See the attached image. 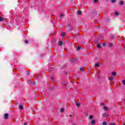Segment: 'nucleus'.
Returning <instances> with one entry per match:
<instances>
[{
    "label": "nucleus",
    "instance_id": "nucleus-17",
    "mask_svg": "<svg viewBox=\"0 0 125 125\" xmlns=\"http://www.w3.org/2000/svg\"><path fill=\"white\" fill-rule=\"evenodd\" d=\"M109 81H112V80H114V77H110V78H109Z\"/></svg>",
    "mask_w": 125,
    "mask_h": 125
},
{
    "label": "nucleus",
    "instance_id": "nucleus-2",
    "mask_svg": "<svg viewBox=\"0 0 125 125\" xmlns=\"http://www.w3.org/2000/svg\"><path fill=\"white\" fill-rule=\"evenodd\" d=\"M58 45L60 46H61L62 45H63V42L62 41H60L59 42H58Z\"/></svg>",
    "mask_w": 125,
    "mask_h": 125
},
{
    "label": "nucleus",
    "instance_id": "nucleus-24",
    "mask_svg": "<svg viewBox=\"0 0 125 125\" xmlns=\"http://www.w3.org/2000/svg\"><path fill=\"white\" fill-rule=\"evenodd\" d=\"M103 125H107V122H104L103 123Z\"/></svg>",
    "mask_w": 125,
    "mask_h": 125
},
{
    "label": "nucleus",
    "instance_id": "nucleus-35",
    "mask_svg": "<svg viewBox=\"0 0 125 125\" xmlns=\"http://www.w3.org/2000/svg\"><path fill=\"white\" fill-rule=\"evenodd\" d=\"M28 81H29V82H30V83H32V81H31L30 80H29Z\"/></svg>",
    "mask_w": 125,
    "mask_h": 125
},
{
    "label": "nucleus",
    "instance_id": "nucleus-10",
    "mask_svg": "<svg viewBox=\"0 0 125 125\" xmlns=\"http://www.w3.org/2000/svg\"><path fill=\"white\" fill-rule=\"evenodd\" d=\"M104 117L105 118H108V114L107 113L104 114Z\"/></svg>",
    "mask_w": 125,
    "mask_h": 125
},
{
    "label": "nucleus",
    "instance_id": "nucleus-32",
    "mask_svg": "<svg viewBox=\"0 0 125 125\" xmlns=\"http://www.w3.org/2000/svg\"><path fill=\"white\" fill-rule=\"evenodd\" d=\"M71 62H74L75 61V59H71Z\"/></svg>",
    "mask_w": 125,
    "mask_h": 125
},
{
    "label": "nucleus",
    "instance_id": "nucleus-5",
    "mask_svg": "<svg viewBox=\"0 0 125 125\" xmlns=\"http://www.w3.org/2000/svg\"><path fill=\"white\" fill-rule=\"evenodd\" d=\"M95 122H96L95 120H92V121H91V125H94L95 124Z\"/></svg>",
    "mask_w": 125,
    "mask_h": 125
},
{
    "label": "nucleus",
    "instance_id": "nucleus-7",
    "mask_svg": "<svg viewBox=\"0 0 125 125\" xmlns=\"http://www.w3.org/2000/svg\"><path fill=\"white\" fill-rule=\"evenodd\" d=\"M118 3H119V5H124V1H120Z\"/></svg>",
    "mask_w": 125,
    "mask_h": 125
},
{
    "label": "nucleus",
    "instance_id": "nucleus-28",
    "mask_svg": "<svg viewBox=\"0 0 125 125\" xmlns=\"http://www.w3.org/2000/svg\"><path fill=\"white\" fill-rule=\"evenodd\" d=\"M25 43H29V41L28 40H25Z\"/></svg>",
    "mask_w": 125,
    "mask_h": 125
},
{
    "label": "nucleus",
    "instance_id": "nucleus-39",
    "mask_svg": "<svg viewBox=\"0 0 125 125\" xmlns=\"http://www.w3.org/2000/svg\"><path fill=\"white\" fill-rule=\"evenodd\" d=\"M73 125H76V124H73Z\"/></svg>",
    "mask_w": 125,
    "mask_h": 125
},
{
    "label": "nucleus",
    "instance_id": "nucleus-21",
    "mask_svg": "<svg viewBox=\"0 0 125 125\" xmlns=\"http://www.w3.org/2000/svg\"><path fill=\"white\" fill-rule=\"evenodd\" d=\"M81 46H78L77 47V50H80V49H81Z\"/></svg>",
    "mask_w": 125,
    "mask_h": 125
},
{
    "label": "nucleus",
    "instance_id": "nucleus-25",
    "mask_svg": "<svg viewBox=\"0 0 125 125\" xmlns=\"http://www.w3.org/2000/svg\"><path fill=\"white\" fill-rule=\"evenodd\" d=\"M111 2H112V3H115V2H116V0H111Z\"/></svg>",
    "mask_w": 125,
    "mask_h": 125
},
{
    "label": "nucleus",
    "instance_id": "nucleus-15",
    "mask_svg": "<svg viewBox=\"0 0 125 125\" xmlns=\"http://www.w3.org/2000/svg\"><path fill=\"white\" fill-rule=\"evenodd\" d=\"M99 63L97 62V63H96V64L95 65V67H99Z\"/></svg>",
    "mask_w": 125,
    "mask_h": 125
},
{
    "label": "nucleus",
    "instance_id": "nucleus-40",
    "mask_svg": "<svg viewBox=\"0 0 125 125\" xmlns=\"http://www.w3.org/2000/svg\"><path fill=\"white\" fill-rule=\"evenodd\" d=\"M66 85H68V84H66Z\"/></svg>",
    "mask_w": 125,
    "mask_h": 125
},
{
    "label": "nucleus",
    "instance_id": "nucleus-23",
    "mask_svg": "<svg viewBox=\"0 0 125 125\" xmlns=\"http://www.w3.org/2000/svg\"><path fill=\"white\" fill-rule=\"evenodd\" d=\"M26 74L27 75V76H29V75H30V71H26Z\"/></svg>",
    "mask_w": 125,
    "mask_h": 125
},
{
    "label": "nucleus",
    "instance_id": "nucleus-19",
    "mask_svg": "<svg viewBox=\"0 0 125 125\" xmlns=\"http://www.w3.org/2000/svg\"><path fill=\"white\" fill-rule=\"evenodd\" d=\"M80 71H84V68H83V67H81V68H80Z\"/></svg>",
    "mask_w": 125,
    "mask_h": 125
},
{
    "label": "nucleus",
    "instance_id": "nucleus-12",
    "mask_svg": "<svg viewBox=\"0 0 125 125\" xmlns=\"http://www.w3.org/2000/svg\"><path fill=\"white\" fill-rule=\"evenodd\" d=\"M75 104H76L77 107H80V103H76Z\"/></svg>",
    "mask_w": 125,
    "mask_h": 125
},
{
    "label": "nucleus",
    "instance_id": "nucleus-34",
    "mask_svg": "<svg viewBox=\"0 0 125 125\" xmlns=\"http://www.w3.org/2000/svg\"><path fill=\"white\" fill-rule=\"evenodd\" d=\"M104 105H105V104H102V106H104Z\"/></svg>",
    "mask_w": 125,
    "mask_h": 125
},
{
    "label": "nucleus",
    "instance_id": "nucleus-29",
    "mask_svg": "<svg viewBox=\"0 0 125 125\" xmlns=\"http://www.w3.org/2000/svg\"><path fill=\"white\" fill-rule=\"evenodd\" d=\"M115 15H119V12H116Z\"/></svg>",
    "mask_w": 125,
    "mask_h": 125
},
{
    "label": "nucleus",
    "instance_id": "nucleus-4",
    "mask_svg": "<svg viewBox=\"0 0 125 125\" xmlns=\"http://www.w3.org/2000/svg\"><path fill=\"white\" fill-rule=\"evenodd\" d=\"M60 112H61V113H63V112H65V109L64 108H60Z\"/></svg>",
    "mask_w": 125,
    "mask_h": 125
},
{
    "label": "nucleus",
    "instance_id": "nucleus-13",
    "mask_svg": "<svg viewBox=\"0 0 125 125\" xmlns=\"http://www.w3.org/2000/svg\"><path fill=\"white\" fill-rule=\"evenodd\" d=\"M104 111H107V110H108V107L107 106H104Z\"/></svg>",
    "mask_w": 125,
    "mask_h": 125
},
{
    "label": "nucleus",
    "instance_id": "nucleus-30",
    "mask_svg": "<svg viewBox=\"0 0 125 125\" xmlns=\"http://www.w3.org/2000/svg\"><path fill=\"white\" fill-rule=\"evenodd\" d=\"M98 2V0H94V2L96 3Z\"/></svg>",
    "mask_w": 125,
    "mask_h": 125
},
{
    "label": "nucleus",
    "instance_id": "nucleus-41",
    "mask_svg": "<svg viewBox=\"0 0 125 125\" xmlns=\"http://www.w3.org/2000/svg\"><path fill=\"white\" fill-rule=\"evenodd\" d=\"M123 125H125V123L123 124Z\"/></svg>",
    "mask_w": 125,
    "mask_h": 125
},
{
    "label": "nucleus",
    "instance_id": "nucleus-11",
    "mask_svg": "<svg viewBox=\"0 0 125 125\" xmlns=\"http://www.w3.org/2000/svg\"><path fill=\"white\" fill-rule=\"evenodd\" d=\"M64 16H65L64 14H62L60 16V19H62V18H63V17H64Z\"/></svg>",
    "mask_w": 125,
    "mask_h": 125
},
{
    "label": "nucleus",
    "instance_id": "nucleus-26",
    "mask_svg": "<svg viewBox=\"0 0 125 125\" xmlns=\"http://www.w3.org/2000/svg\"><path fill=\"white\" fill-rule=\"evenodd\" d=\"M123 84H124V85H125V80H124L123 81Z\"/></svg>",
    "mask_w": 125,
    "mask_h": 125
},
{
    "label": "nucleus",
    "instance_id": "nucleus-16",
    "mask_svg": "<svg viewBox=\"0 0 125 125\" xmlns=\"http://www.w3.org/2000/svg\"><path fill=\"white\" fill-rule=\"evenodd\" d=\"M89 119H90V120H92V119H93V116L92 115H90L89 116Z\"/></svg>",
    "mask_w": 125,
    "mask_h": 125
},
{
    "label": "nucleus",
    "instance_id": "nucleus-33",
    "mask_svg": "<svg viewBox=\"0 0 125 125\" xmlns=\"http://www.w3.org/2000/svg\"><path fill=\"white\" fill-rule=\"evenodd\" d=\"M23 125H28V124L27 123H24Z\"/></svg>",
    "mask_w": 125,
    "mask_h": 125
},
{
    "label": "nucleus",
    "instance_id": "nucleus-1",
    "mask_svg": "<svg viewBox=\"0 0 125 125\" xmlns=\"http://www.w3.org/2000/svg\"><path fill=\"white\" fill-rule=\"evenodd\" d=\"M5 120H8V117H9V114L8 113H5L4 116Z\"/></svg>",
    "mask_w": 125,
    "mask_h": 125
},
{
    "label": "nucleus",
    "instance_id": "nucleus-27",
    "mask_svg": "<svg viewBox=\"0 0 125 125\" xmlns=\"http://www.w3.org/2000/svg\"><path fill=\"white\" fill-rule=\"evenodd\" d=\"M106 43H104L103 44V46H104V47L106 46Z\"/></svg>",
    "mask_w": 125,
    "mask_h": 125
},
{
    "label": "nucleus",
    "instance_id": "nucleus-3",
    "mask_svg": "<svg viewBox=\"0 0 125 125\" xmlns=\"http://www.w3.org/2000/svg\"><path fill=\"white\" fill-rule=\"evenodd\" d=\"M77 14L78 15H82V14H83V12L82 11H77Z\"/></svg>",
    "mask_w": 125,
    "mask_h": 125
},
{
    "label": "nucleus",
    "instance_id": "nucleus-36",
    "mask_svg": "<svg viewBox=\"0 0 125 125\" xmlns=\"http://www.w3.org/2000/svg\"><path fill=\"white\" fill-rule=\"evenodd\" d=\"M33 83V84H35V83H36V82H33V83Z\"/></svg>",
    "mask_w": 125,
    "mask_h": 125
},
{
    "label": "nucleus",
    "instance_id": "nucleus-42",
    "mask_svg": "<svg viewBox=\"0 0 125 125\" xmlns=\"http://www.w3.org/2000/svg\"><path fill=\"white\" fill-rule=\"evenodd\" d=\"M24 71H25V70H26L25 68H24Z\"/></svg>",
    "mask_w": 125,
    "mask_h": 125
},
{
    "label": "nucleus",
    "instance_id": "nucleus-20",
    "mask_svg": "<svg viewBox=\"0 0 125 125\" xmlns=\"http://www.w3.org/2000/svg\"><path fill=\"white\" fill-rule=\"evenodd\" d=\"M112 76H116V75H117V74L116 73V72H113L112 73Z\"/></svg>",
    "mask_w": 125,
    "mask_h": 125
},
{
    "label": "nucleus",
    "instance_id": "nucleus-38",
    "mask_svg": "<svg viewBox=\"0 0 125 125\" xmlns=\"http://www.w3.org/2000/svg\"><path fill=\"white\" fill-rule=\"evenodd\" d=\"M69 117H72V115L70 114V115H69Z\"/></svg>",
    "mask_w": 125,
    "mask_h": 125
},
{
    "label": "nucleus",
    "instance_id": "nucleus-9",
    "mask_svg": "<svg viewBox=\"0 0 125 125\" xmlns=\"http://www.w3.org/2000/svg\"><path fill=\"white\" fill-rule=\"evenodd\" d=\"M3 21H4V19L1 18V17H0V22H3Z\"/></svg>",
    "mask_w": 125,
    "mask_h": 125
},
{
    "label": "nucleus",
    "instance_id": "nucleus-37",
    "mask_svg": "<svg viewBox=\"0 0 125 125\" xmlns=\"http://www.w3.org/2000/svg\"><path fill=\"white\" fill-rule=\"evenodd\" d=\"M51 80H53V77L51 78Z\"/></svg>",
    "mask_w": 125,
    "mask_h": 125
},
{
    "label": "nucleus",
    "instance_id": "nucleus-22",
    "mask_svg": "<svg viewBox=\"0 0 125 125\" xmlns=\"http://www.w3.org/2000/svg\"><path fill=\"white\" fill-rule=\"evenodd\" d=\"M23 105L20 106V109H21V110H23Z\"/></svg>",
    "mask_w": 125,
    "mask_h": 125
},
{
    "label": "nucleus",
    "instance_id": "nucleus-6",
    "mask_svg": "<svg viewBox=\"0 0 125 125\" xmlns=\"http://www.w3.org/2000/svg\"><path fill=\"white\" fill-rule=\"evenodd\" d=\"M113 46H114V44L112 43H109L108 44V47H113Z\"/></svg>",
    "mask_w": 125,
    "mask_h": 125
},
{
    "label": "nucleus",
    "instance_id": "nucleus-8",
    "mask_svg": "<svg viewBox=\"0 0 125 125\" xmlns=\"http://www.w3.org/2000/svg\"><path fill=\"white\" fill-rule=\"evenodd\" d=\"M68 30H72L73 29V27H72V26L71 25H68Z\"/></svg>",
    "mask_w": 125,
    "mask_h": 125
},
{
    "label": "nucleus",
    "instance_id": "nucleus-31",
    "mask_svg": "<svg viewBox=\"0 0 125 125\" xmlns=\"http://www.w3.org/2000/svg\"><path fill=\"white\" fill-rule=\"evenodd\" d=\"M116 124H115L114 123H110V125H115Z\"/></svg>",
    "mask_w": 125,
    "mask_h": 125
},
{
    "label": "nucleus",
    "instance_id": "nucleus-14",
    "mask_svg": "<svg viewBox=\"0 0 125 125\" xmlns=\"http://www.w3.org/2000/svg\"><path fill=\"white\" fill-rule=\"evenodd\" d=\"M97 48H100L101 47V45L100 44H98L97 45Z\"/></svg>",
    "mask_w": 125,
    "mask_h": 125
},
{
    "label": "nucleus",
    "instance_id": "nucleus-18",
    "mask_svg": "<svg viewBox=\"0 0 125 125\" xmlns=\"http://www.w3.org/2000/svg\"><path fill=\"white\" fill-rule=\"evenodd\" d=\"M65 35V32L62 33V37H64Z\"/></svg>",
    "mask_w": 125,
    "mask_h": 125
}]
</instances>
